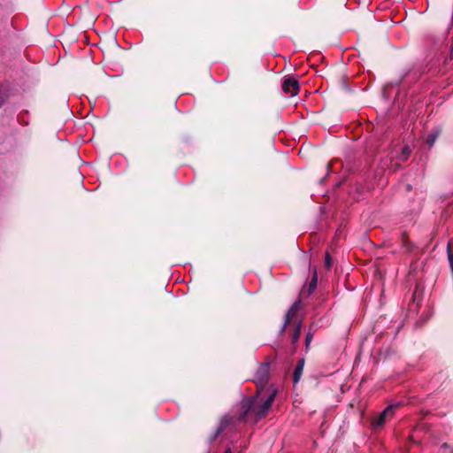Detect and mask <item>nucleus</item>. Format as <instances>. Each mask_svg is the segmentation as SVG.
Instances as JSON below:
<instances>
[{
	"label": "nucleus",
	"instance_id": "obj_14",
	"mask_svg": "<svg viewBox=\"0 0 453 453\" xmlns=\"http://www.w3.org/2000/svg\"><path fill=\"white\" fill-rule=\"evenodd\" d=\"M310 341H311V336H310V335H307V337H306V342H307V344L309 343V342H310Z\"/></svg>",
	"mask_w": 453,
	"mask_h": 453
},
{
	"label": "nucleus",
	"instance_id": "obj_11",
	"mask_svg": "<svg viewBox=\"0 0 453 453\" xmlns=\"http://www.w3.org/2000/svg\"><path fill=\"white\" fill-rule=\"evenodd\" d=\"M300 334H301V326L297 325L296 327V330L292 335L293 343L296 342L299 340Z\"/></svg>",
	"mask_w": 453,
	"mask_h": 453
},
{
	"label": "nucleus",
	"instance_id": "obj_12",
	"mask_svg": "<svg viewBox=\"0 0 453 453\" xmlns=\"http://www.w3.org/2000/svg\"><path fill=\"white\" fill-rule=\"evenodd\" d=\"M325 266L327 268V269H330L331 266H332V258L330 257L329 254L326 253V257H325Z\"/></svg>",
	"mask_w": 453,
	"mask_h": 453
},
{
	"label": "nucleus",
	"instance_id": "obj_10",
	"mask_svg": "<svg viewBox=\"0 0 453 453\" xmlns=\"http://www.w3.org/2000/svg\"><path fill=\"white\" fill-rule=\"evenodd\" d=\"M410 154H411L410 149L408 147H406V146L403 147L402 149V153L399 156L400 160H402V161L406 160L409 157Z\"/></svg>",
	"mask_w": 453,
	"mask_h": 453
},
{
	"label": "nucleus",
	"instance_id": "obj_7",
	"mask_svg": "<svg viewBox=\"0 0 453 453\" xmlns=\"http://www.w3.org/2000/svg\"><path fill=\"white\" fill-rule=\"evenodd\" d=\"M438 135H439L438 132H433V133L429 134V135L427 136V139H426V143L429 147H432L434 144Z\"/></svg>",
	"mask_w": 453,
	"mask_h": 453
},
{
	"label": "nucleus",
	"instance_id": "obj_8",
	"mask_svg": "<svg viewBox=\"0 0 453 453\" xmlns=\"http://www.w3.org/2000/svg\"><path fill=\"white\" fill-rule=\"evenodd\" d=\"M303 369L302 367L296 366L294 374H293V381L294 383H297L300 380V378L303 374Z\"/></svg>",
	"mask_w": 453,
	"mask_h": 453
},
{
	"label": "nucleus",
	"instance_id": "obj_6",
	"mask_svg": "<svg viewBox=\"0 0 453 453\" xmlns=\"http://www.w3.org/2000/svg\"><path fill=\"white\" fill-rule=\"evenodd\" d=\"M231 421V418H228V417H224L221 420H220V424H219V426L218 428V431L215 434V436H217L219 433H221L227 426L228 424L230 423Z\"/></svg>",
	"mask_w": 453,
	"mask_h": 453
},
{
	"label": "nucleus",
	"instance_id": "obj_1",
	"mask_svg": "<svg viewBox=\"0 0 453 453\" xmlns=\"http://www.w3.org/2000/svg\"><path fill=\"white\" fill-rule=\"evenodd\" d=\"M276 394V389L267 393L264 389L258 388L257 394L255 396L246 398L242 402L240 418L246 419L249 416H253L257 421L264 418L271 408Z\"/></svg>",
	"mask_w": 453,
	"mask_h": 453
},
{
	"label": "nucleus",
	"instance_id": "obj_3",
	"mask_svg": "<svg viewBox=\"0 0 453 453\" xmlns=\"http://www.w3.org/2000/svg\"><path fill=\"white\" fill-rule=\"evenodd\" d=\"M282 89L286 94H289L291 96H293L298 93L299 83L297 80L294 78H287L283 81Z\"/></svg>",
	"mask_w": 453,
	"mask_h": 453
},
{
	"label": "nucleus",
	"instance_id": "obj_13",
	"mask_svg": "<svg viewBox=\"0 0 453 453\" xmlns=\"http://www.w3.org/2000/svg\"><path fill=\"white\" fill-rule=\"evenodd\" d=\"M298 367H302V369H303V366H304V360L303 359H301L298 361V364L297 365Z\"/></svg>",
	"mask_w": 453,
	"mask_h": 453
},
{
	"label": "nucleus",
	"instance_id": "obj_5",
	"mask_svg": "<svg viewBox=\"0 0 453 453\" xmlns=\"http://www.w3.org/2000/svg\"><path fill=\"white\" fill-rule=\"evenodd\" d=\"M269 368L268 365H263L257 371V375L260 377V383H265L268 379Z\"/></svg>",
	"mask_w": 453,
	"mask_h": 453
},
{
	"label": "nucleus",
	"instance_id": "obj_15",
	"mask_svg": "<svg viewBox=\"0 0 453 453\" xmlns=\"http://www.w3.org/2000/svg\"><path fill=\"white\" fill-rule=\"evenodd\" d=\"M225 453H232L231 449H227Z\"/></svg>",
	"mask_w": 453,
	"mask_h": 453
},
{
	"label": "nucleus",
	"instance_id": "obj_2",
	"mask_svg": "<svg viewBox=\"0 0 453 453\" xmlns=\"http://www.w3.org/2000/svg\"><path fill=\"white\" fill-rule=\"evenodd\" d=\"M397 407H398V403H396V404H392V405L388 406V407H387V408H386V409H385V410H384V411L380 414V416H379L377 418H375V419L373 420L372 425H373L374 426H378V427H380V426H383V425H384V423L386 422V419H387L388 417H390V416H392V415H393V413H394L395 410Z\"/></svg>",
	"mask_w": 453,
	"mask_h": 453
},
{
	"label": "nucleus",
	"instance_id": "obj_9",
	"mask_svg": "<svg viewBox=\"0 0 453 453\" xmlns=\"http://www.w3.org/2000/svg\"><path fill=\"white\" fill-rule=\"evenodd\" d=\"M317 287V272L316 269L313 270V275L311 281L309 286V293H311Z\"/></svg>",
	"mask_w": 453,
	"mask_h": 453
},
{
	"label": "nucleus",
	"instance_id": "obj_4",
	"mask_svg": "<svg viewBox=\"0 0 453 453\" xmlns=\"http://www.w3.org/2000/svg\"><path fill=\"white\" fill-rule=\"evenodd\" d=\"M300 308V303L299 302H296L294 303L291 307L288 309L287 314H286V317H285V323L283 325V327H282V330L285 329V327L287 326V325L291 321V319L295 317V315L296 314V312L298 311Z\"/></svg>",
	"mask_w": 453,
	"mask_h": 453
}]
</instances>
